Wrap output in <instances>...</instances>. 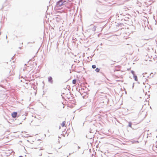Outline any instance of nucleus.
<instances>
[{"instance_id":"nucleus-8","label":"nucleus","mask_w":157,"mask_h":157,"mask_svg":"<svg viewBox=\"0 0 157 157\" xmlns=\"http://www.w3.org/2000/svg\"><path fill=\"white\" fill-rule=\"evenodd\" d=\"M132 124L131 122H129L128 123V126L131 127V128H132Z\"/></svg>"},{"instance_id":"nucleus-4","label":"nucleus","mask_w":157,"mask_h":157,"mask_svg":"<svg viewBox=\"0 0 157 157\" xmlns=\"http://www.w3.org/2000/svg\"><path fill=\"white\" fill-rule=\"evenodd\" d=\"M48 81L51 82L52 83L53 82L52 78L51 77H49L48 78Z\"/></svg>"},{"instance_id":"nucleus-3","label":"nucleus","mask_w":157,"mask_h":157,"mask_svg":"<svg viewBox=\"0 0 157 157\" xmlns=\"http://www.w3.org/2000/svg\"><path fill=\"white\" fill-rule=\"evenodd\" d=\"M66 121H63L61 124V125L62 127H66Z\"/></svg>"},{"instance_id":"nucleus-2","label":"nucleus","mask_w":157,"mask_h":157,"mask_svg":"<svg viewBox=\"0 0 157 157\" xmlns=\"http://www.w3.org/2000/svg\"><path fill=\"white\" fill-rule=\"evenodd\" d=\"M17 115V112H13L11 114V116L13 118H16Z\"/></svg>"},{"instance_id":"nucleus-10","label":"nucleus","mask_w":157,"mask_h":157,"mask_svg":"<svg viewBox=\"0 0 157 157\" xmlns=\"http://www.w3.org/2000/svg\"><path fill=\"white\" fill-rule=\"evenodd\" d=\"M131 72L132 74L134 76L135 75V73H134V71H131Z\"/></svg>"},{"instance_id":"nucleus-5","label":"nucleus","mask_w":157,"mask_h":157,"mask_svg":"<svg viewBox=\"0 0 157 157\" xmlns=\"http://www.w3.org/2000/svg\"><path fill=\"white\" fill-rule=\"evenodd\" d=\"M133 77L135 80L136 81H137L138 78L137 76L136 75H134Z\"/></svg>"},{"instance_id":"nucleus-9","label":"nucleus","mask_w":157,"mask_h":157,"mask_svg":"<svg viewBox=\"0 0 157 157\" xmlns=\"http://www.w3.org/2000/svg\"><path fill=\"white\" fill-rule=\"evenodd\" d=\"M92 67L94 69V68H96V66L95 65H92Z\"/></svg>"},{"instance_id":"nucleus-6","label":"nucleus","mask_w":157,"mask_h":157,"mask_svg":"<svg viewBox=\"0 0 157 157\" xmlns=\"http://www.w3.org/2000/svg\"><path fill=\"white\" fill-rule=\"evenodd\" d=\"M95 71L97 72H99L100 71V69L97 68L95 70Z\"/></svg>"},{"instance_id":"nucleus-1","label":"nucleus","mask_w":157,"mask_h":157,"mask_svg":"<svg viewBox=\"0 0 157 157\" xmlns=\"http://www.w3.org/2000/svg\"><path fill=\"white\" fill-rule=\"evenodd\" d=\"M63 5V2L62 0H60L58 1V2H57L56 4V6L59 7L62 6Z\"/></svg>"},{"instance_id":"nucleus-7","label":"nucleus","mask_w":157,"mask_h":157,"mask_svg":"<svg viewBox=\"0 0 157 157\" xmlns=\"http://www.w3.org/2000/svg\"><path fill=\"white\" fill-rule=\"evenodd\" d=\"M76 80L75 79H74L72 81V83L73 84H76Z\"/></svg>"}]
</instances>
